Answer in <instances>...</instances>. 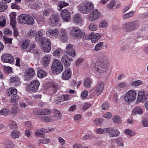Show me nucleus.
<instances>
[{"instance_id":"1","label":"nucleus","mask_w":148,"mask_h":148,"mask_svg":"<svg viewBox=\"0 0 148 148\" xmlns=\"http://www.w3.org/2000/svg\"><path fill=\"white\" fill-rule=\"evenodd\" d=\"M99 59L92 68L93 71L100 73L106 72L109 67V62L107 58L102 53L98 54Z\"/></svg>"},{"instance_id":"2","label":"nucleus","mask_w":148,"mask_h":148,"mask_svg":"<svg viewBox=\"0 0 148 148\" xmlns=\"http://www.w3.org/2000/svg\"><path fill=\"white\" fill-rule=\"evenodd\" d=\"M70 35L74 38H79L84 36V32L75 27H71L69 28Z\"/></svg>"},{"instance_id":"3","label":"nucleus","mask_w":148,"mask_h":148,"mask_svg":"<svg viewBox=\"0 0 148 148\" xmlns=\"http://www.w3.org/2000/svg\"><path fill=\"white\" fill-rule=\"evenodd\" d=\"M137 92L136 90H130L127 91L124 96V100L126 102L129 103L135 100Z\"/></svg>"},{"instance_id":"4","label":"nucleus","mask_w":148,"mask_h":148,"mask_svg":"<svg viewBox=\"0 0 148 148\" xmlns=\"http://www.w3.org/2000/svg\"><path fill=\"white\" fill-rule=\"evenodd\" d=\"M138 25L134 22H129L124 23L121 28L123 31L129 32L137 29Z\"/></svg>"},{"instance_id":"5","label":"nucleus","mask_w":148,"mask_h":148,"mask_svg":"<svg viewBox=\"0 0 148 148\" xmlns=\"http://www.w3.org/2000/svg\"><path fill=\"white\" fill-rule=\"evenodd\" d=\"M19 22L21 23L32 25L34 23V20L32 17L29 15L22 14L19 17Z\"/></svg>"},{"instance_id":"6","label":"nucleus","mask_w":148,"mask_h":148,"mask_svg":"<svg viewBox=\"0 0 148 148\" xmlns=\"http://www.w3.org/2000/svg\"><path fill=\"white\" fill-rule=\"evenodd\" d=\"M104 88V84L101 82H99L98 84L92 90L93 97H98L101 94Z\"/></svg>"},{"instance_id":"7","label":"nucleus","mask_w":148,"mask_h":148,"mask_svg":"<svg viewBox=\"0 0 148 148\" xmlns=\"http://www.w3.org/2000/svg\"><path fill=\"white\" fill-rule=\"evenodd\" d=\"M93 7V5L92 3L86 1L82 4L80 10L83 13L87 14L92 10Z\"/></svg>"},{"instance_id":"8","label":"nucleus","mask_w":148,"mask_h":148,"mask_svg":"<svg viewBox=\"0 0 148 148\" xmlns=\"http://www.w3.org/2000/svg\"><path fill=\"white\" fill-rule=\"evenodd\" d=\"M51 69L53 71L61 72L63 70V66L60 60L55 59L52 64Z\"/></svg>"},{"instance_id":"9","label":"nucleus","mask_w":148,"mask_h":148,"mask_svg":"<svg viewBox=\"0 0 148 148\" xmlns=\"http://www.w3.org/2000/svg\"><path fill=\"white\" fill-rule=\"evenodd\" d=\"M101 13L97 9H94L89 14L88 20L90 21H93L98 19L101 16Z\"/></svg>"},{"instance_id":"10","label":"nucleus","mask_w":148,"mask_h":148,"mask_svg":"<svg viewBox=\"0 0 148 148\" xmlns=\"http://www.w3.org/2000/svg\"><path fill=\"white\" fill-rule=\"evenodd\" d=\"M40 83L37 80L32 81L28 86L27 90L30 92H33L37 90L40 86Z\"/></svg>"},{"instance_id":"11","label":"nucleus","mask_w":148,"mask_h":148,"mask_svg":"<svg viewBox=\"0 0 148 148\" xmlns=\"http://www.w3.org/2000/svg\"><path fill=\"white\" fill-rule=\"evenodd\" d=\"M138 96L136 102H144L146 99V98L148 97V92L145 90H141L138 93Z\"/></svg>"},{"instance_id":"12","label":"nucleus","mask_w":148,"mask_h":148,"mask_svg":"<svg viewBox=\"0 0 148 148\" xmlns=\"http://www.w3.org/2000/svg\"><path fill=\"white\" fill-rule=\"evenodd\" d=\"M59 30L56 28L54 29H50L46 31V34L48 37L52 38H55L59 36Z\"/></svg>"},{"instance_id":"13","label":"nucleus","mask_w":148,"mask_h":148,"mask_svg":"<svg viewBox=\"0 0 148 148\" xmlns=\"http://www.w3.org/2000/svg\"><path fill=\"white\" fill-rule=\"evenodd\" d=\"M51 45V42L48 39L42 41L41 43L42 49L45 52L48 53L50 51Z\"/></svg>"},{"instance_id":"14","label":"nucleus","mask_w":148,"mask_h":148,"mask_svg":"<svg viewBox=\"0 0 148 148\" xmlns=\"http://www.w3.org/2000/svg\"><path fill=\"white\" fill-rule=\"evenodd\" d=\"M70 13L68 10H63L61 12V17L65 22H68L71 19Z\"/></svg>"},{"instance_id":"15","label":"nucleus","mask_w":148,"mask_h":148,"mask_svg":"<svg viewBox=\"0 0 148 148\" xmlns=\"http://www.w3.org/2000/svg\"><path fill=\"white\" fill-rule=\"evenodd\" d=\"M107 133L109 134L110 137H115L119 136L120 133L119 131L116 129L113 128H107L106 130Z\"/></svg>"},{"instance_id":"16","label":"nucleus","mask_w":148,"mask_h":148,"mask_svg":"<svg viewBox=\"0 0 148 148\" xmlns=\"http://www.w3.org/2000/svg\"><path fill=\"white\" fill-rule=\"evenodd\" d=\"M2 61L4 62L11 63L13 62L14 59L13 56L9 54H5L1 57Z\"/></svg>"},{"instance_id":"17","label":"nucleus","mask_w":148,"mask_h":148,"mask_svg":"<svg viewBox=\"0 0 148 148\" xmlns=\"http://www.w3.org/2000/svg\"><path fill=\"white\" fill-rule=\"evenodd\" d=\"M59 17L58 14L53 15L49 20L50 24L53 26L57 25L58 23Z\"/></svg>"},{"instance_id":"18","label":"nucleus","mask_w":148,"mask_h":148,"mask_svg":"<svg viewBox=\"0 0 148 148\" xmlns=\"http://www.w3.org/2000/svg\"><path fill=\"white\" fill-rule=\"evenodd\" d=\"M73 46L72 45H67L66 48V52L69 55L72 57H74L76 55L75 51L73 49Z\"/></svg>"},{"instance_id":"19","label":"nucleus","mask_w":148,"mask_h":148,"mask_svg":"<svg viewBox=\"0 0 148 148\" xmlns=\"http://www.w3.org/2000/svg\"><path fill=\"white\" fill-rule=\"evenodd\" d=\"M72 74V71L70 68H68L65 70L63 72L62 77L63 80H68L71 77Z\"/></svg>"},{"instance_id":"20","label":"nucleus","mask_w":148,"mask_h":148,"mask_svg":"<svg viewBox=\"0 0 148 148\" xmlns=\"http://www.w3.org/2000/svg\"><path fill=\"white\" fill-rule=\"evenodd\" d=\"M101 35L99 34H94L93 32H92L88 36V38L92 39L91 41L93 43L95 42L98 41L101 38Z\"/></svg>"},{"instance_id":"21","label":"nucleus","mask_w":148,"mask_h":148,"mask_svg":"<svg viewBox=\"0 0 148 148\" xmlns=\"http://www.w3.org/2000/svg\"><path fill=\"white\" fill-rule=\"evenodd\" d=\"M59 37L63 42H65L68 40V36L65 29H61L59 30Z\"/></svg>"},{"instance_id":"22","label":"nucleus","mask_w":148,"mask_h":148,"mask_svg":"<svg viewBox=\"0 0 148 148\" xmlns=\"http://www.w3.org/2000/svg\"><path fill=\"white\" fill-rule=\"evenodd\" d=\"M72 61V59L69 58L67 55L63 56L62 58V62L64 63V65L67 67L70 66L71 62Z\"/></svg>"},{"instance_id":"23","label":"nucleus","mask_w":148,"mask_h":148,"mask_svg":"<svg viewBox=\"0 0 148 148\" xmlns=\"http://www.w3.org/2000/svg\"><path fill=\"white\" fill-rule=\"evenodd\" d=\"M43 35V33L40 31H38L37 33L36 32L35 35V39L37 41H40L42 42V41H44L46 40H47L45 38H44L42 37Z\"/></svg>"},{"instance_id":"24","label":"nucleus","mask_w":148,"mask_h":148,"mask_svg":"<svg viewBox=\"0 0 148 148\" xmlns=\"http://www.w3.org/2000/svg\"><path fill=\"white\" fill-rule=\"evenodd\" d=\"M19 79L20 78L18 76H16L11 77L10 81L11 83H13L15 86H18L20 84Z\"/></svg>"},{"instance_id":"25","label":"nucleus","mask_w":148,"mask_h":148,"mask_svg":"<svg viewBox=\"0 0 148 148\" xmlns=\"http://www.w3.org/2000/svg\"><path fill=\"white\" fill-rule=\"evenodd\" d=\"M51 58V56L50 55H46L43 58L42 64L45 66H47Z\"/></svg>"},{"instance_id":"26","label":"nucleus","mask_w":148,"mask_h":148,"mask_svg":"<svg viewBox=\"0 0 148 148\" xmlns=\"http://www.w3.org/2000/svg\"><path fill=\"white\" fill-rule=\"evenodd\" d=\"M127 86L126 83L124 82H122L119 83L116 89L117 90L120 92L122 91L123 89Z\"/></svg>"},{"instance_id":"27","label":"nucleus","mask_w":148,"mask_h":148,"mask_svg":"<svg viewBox=\"0 0 148 148\" xmlns=\"http://www.w3.org/2000/svg\"><path fill=\"white\" fill-rule=\"evenodd\" d=\"M92 79L89 77L86 78L84 81V86L87 88H90L92 83Z\"/></svg>"},{"instance_id":"28","label":"nucleus","mask_w":148,"mask_h":148,"mask_svg":"<svg viewBox=\"0 0 148 148\" xmlns=\"http://www.w3.org/2000/svg\"><path fill=\"white\" fill-rule=\"evenodd\" d=\"M8 94V96H10L12 95H15L17 93V90L13 88H9L7 90Z\"/></svg>"},{"instance_id":"29","label":"nucleus","mask_w":148,"mask_h":148,"mask_svg":"<svg viewBox=\"0 0 148 148\" xmlns=\"http://www.w3.org/2000/svg\"><path fill=\"white\" fill-rule=\"evenodd\" d=\"M54 117L53 116L48 117L46 116H45L42 118V120L45 122H52L55 121V119H53Z\"/></svg>"},{"instance_id":"30","label":"nucleus","mask_w":148,"mask_h":148,"mask_svg":"<svg viewBox=\"0 0 148 148\" xmlns=\"http://www.w3.org/2000/svg\"><path fill=\"white\" fill-rule=\"evenodd\" d=\"M20 132L17 130L12 131L11 134V137L13 138L16 139L18 138L20 135Z\"/></svg>"},{"instance_id":"31","label":"nucleus","mask_w":148,"mask_h":148,"mask_svg":"<svg viewBox=\"0 0 148 148\" xmlns=\"http://www.w3.org/2000/svg\"><path fill=\"white\" fill-rule=\"evenodd\" d=\"M73 21L75 23H81L83 20L81 17L80 15L79 14H75L73 18Z\"/></svg>"},{"instance_id":"32","label":"nucleus","mask_w":148,"mask_h":148,"mask_svg":"<svg viewBox=\"0 0 148 148\" xmlns=\"http://www.w3.org/2000/svg\"><path fill=\"white\" fill-rule=\"evenodd\" d=\"M53 113L54 116H53L54 117L53 118L55 119V120L59 119L62 117V114L59 111L56 109H54L53 110Z\"/></svg>"},{"instance_id":"33","label":"nucleus","mask_w":148,"mask_h":148,"mask_svg":"<svg viewBox=\"0 0 148 148\" xmlns=\"http://www.w3.org/2000/svg\"><path fill=\"white\" fill-rule=\"evenodd\" d=\"M143 81L137 80L132 82L130 84L133 86L136 87L143 84Z\"/></svg>"},{"instance_id":"34","label":"nucleus","mask_w":148,"mask_h":148,"mask_svg":"<svg viewBox=\"0 0 148 148\" xmlns=\"http://www.w3.org/2000/svg\"><path fill=\"white\" fill-rule=\"evenodd\" d=\"M37 75L39 77L43 78L46 76V73L44 71L40 69L38 71Z\"/></svg>"},{"instance_id":"35","label":"nucleus","mask_w":148,"mask_h":148,"mask_svg":"<svg viewBox=\"0 0 148 148\" xmlns=\"http://www.w3.org/2000/svg\"><path fill=\"white\" fill-rule=\"evenodd\" d=\"M9 127L11 129H15L17 128L16 123L13 121H9Z\"/></svg>"},{"instance_id":"36","label":"nucleus","mask_w":148,"mask_h":148,"mask_svg":"<svg viewBox=\"0 0 148 148\" xmlns=\"http://www.w3.org/2000/svg\"><path fill=\"white\" fill-rule=\"evenodd\" d=\"M10 114V111L6 108L2 109L0 110V114L1 115L6 116Z\"/></svg>"},{"instance_id":"37","label":"nucleus","mask_w":148,"mask_h":148,"mask_svg":"<svg viewBox=\"0 0 148 148\" xmlns=\"http://www.w3.org/2000/svg\"><path fill=\"white\" fill-rule=\"evenodd\" d=\"M61 99L59 101V102H62V101H66L71 99V97L69 95H63L61 96Z\"/></svg>"},{"instance_id":"38","label":"nucleus","mask_w":148,"mask_h":148,"mask_svg":"<svg viewBox=\"0 0 148 148\" xmlns=\"http://www.w3.org/2000/svg\"><path fill=\"white\" fill-rule=\"evenodd\" d=\"M68 5V4L64 2L61 1L59 2L58 5V10H61L62 8Z\"/></svg>"},{"instance_id":"39","label":"nucleus","mask_w":148,"mask_h":148,"mask_svg":"<svg viewBox=\"0 0 148 148\" xmlns=\"http://www.w3.org/2000/svg\"><path fill=\"white\" fill-rule=\"evenodd\" d=\"M26 73L28 76L32 77L35 74V71L33 69L29 68L26 71Z\"/></svg>"},{"instance_id":"40","label":"nucleus","mask_w":148,"mask_h":148,"mask_svg":"<svg viewBox=\"0 0 148 148\" xmlns=\"http://www.w3.org/2000/svg\"><path fill=\"white\" fill-rule=\"evenodd\" d=\"M44 131L43 130L38 129L36 131L35 135L37 137H42L44 136L43 132Z\"/></svg>"},{"instance_id":"41","label":"nucleus","mask_w":148,"mask_h":148,"mask_svg":"<svg viewBox=\"0 0 148 148\" xmlns=\"http://www.w3.org/2000/svg\"><path fill=\"white\" fill-rule=\"evenodd\" d=\"M143 110L139 107H136L133 110V112L136 114H142Z\"/></svg>"},{"instance_id":"42","label":"nucleus","mask_w":148,"mask_h":148,"mask_svg":"<svg viewBox=\"0 0 148 148\" xmlns=\"http://www.w3.org/2000/svg\"><path fill=\"white\" fill-rule=\"evenodd\" d=\"M103 42H100L97 43L95 47V51H98L101 50L103 47Z\"/></svg>"},{"instance_id":"43","label":"nucleus","mask_w":148,"mask_h":148,"mask_svg":"<svg viewBox=\"0 0 148 148\" xmlns=\"http://www.w3.org/2000/svg\"><path fill=\"white\" fill-rule=\"evenodd\" d=\"M125 134L130 137L134 136L135 135V133L134 131L129 129L125 130Z\"/></svg>"},{"instance_id":"44","label":"nucleus","mask_w":148,"mask_h":148,"mask_svg":"<svg viewBox=\"0 0 148 148\" xmlns=\"http://www.w3.org/2000/svg\"><path fill=\"white\" fill-rule=\"evenodd\" d=\"M7 8V4L4 2H2L0 4V12L4 11Z\"/></svg>"},{"instance_id":"45","label":"nucleus","mask_w":148,"mask_h":148,"mask_svg":"<svg viewBox=\"0 0 148 148\" xmlns=\"http://www.w3.org/2000/svg\"><path fill=\"white\" fill-rule=\"evenodd\" d=\"M103 119L102 118L96 119L94 121L95 124L99 126L101 125L103 123Z\"/></svg>"},{"instance_id":"46","label":"nucleus","mask_w":148,"mask_h":148,"mask_svg":"<svg viewBox=\"0 0 148 148\" xmlns=\"http://www.w3.org/2000/svg\"><path fill=\"white\" fill-rule=\"evenodd\" d=\"M135 13L134 11H131L129 13H127L123 16L124 19H125L132 16Z\"/></svg>"},{"instance_id":"47","label":"nucleus","mask_w":148,"mask_h":148,"mask_svg":"<svg viewBox=\"0 0 148 148\" xmlns=\"http://www.w3.org/2000/svg\"><path fill=\"white\" fill-rule=\"evenodd\" d=\"M36 31L32 29L30 30L27 33V36L28 37L32 38L34 37L36 35Z\"/></svg>"},{"instance_id":"48","label":"nucleus","mask_w":148,"mask_h":148,"mask_svg":"<svg viewBox=\"0 0 148 148\" xmlns=\"http://www.w3.org/2000/svg\"><path fill=\"white\" fill-rule=\"evenodd\" d=\"M106 129L107 128L104 129L99 128L96 129L95 130V132L97 134H101L103 133H107L106 131Z\"/></svg>"},{"instance_id":"49","label":"nucleus","mask_w":148,"mask_h":148,"mask_svg":"<svg viewBox=\"0 0 148 148\" xmlns=\"http://www.w3.org/2000/svg\"><path fill=\"white\" fill-rule=\"evenodd\" d=\"M113 121L116 123H119L121 121V118L117 115H114L113 117Z\"/></svg>"},{"instance_id":"50","label":"nucleus","mask_w":148,"mask_h":148,"mask_svg":"<svg viewBox=\"0 0 148 148\" xmlns=\"http://www.w3.org/2000/svg\"><path fill=\"white\" fill-rule=\"evenodd\" d=\"M51 110L49 109L45 108L41 110L40 114L41 115H48L51 112Z\"/></svg>"},{"instance_id":"51","label":"nucleus","mask_w":148,"mask_h":148,"mask_svg":"<svg viewBox=\"0 0 148 148\" xmlns=\"http://www.w3.org/2000/svg\"><path fill=\"white\" fill-rule=\"evenodd\" d=\"M97 25L93 23H90L89 27V29L90 30L93 31L96 30L97 29Z\"/></svg>"},{"instance_id":"52","label":"nucleus","mask_w":148,"mask_h":148,"mask_svg":"<svg viewBox=\"0 0 148 148\" xmlns=\"http://www.w3.org/2000/svg\"><path fill=\"white\" fill-rule=\"evenodd\" d=\"M116 4V1L115 0L111 1L108 4L107 6L108 8L109 9H112L115 6Z\"/></svg>"},{"instance_id":"53","label":"nucleus","mask_w":148,"mask_h":148,"mask_svg":"<svg viewBox=\"0 0 148 148\" xmlns=\"http://www.w3.org/2000/svg\"><path fill=\"white\" fill-rule=\"evenodd\" d=\"M108 25L107 22L105 21H103L99 24V27L100 28H103L107 27Z\"/></svg>"},{"instance_id":"54","label":"nucleus","mask_w":148,"mask_h":148,"mask_svg":"<svg viewBox=\"0 0 148 148\" xmlns=\"http://www.w3.org/2000/svg\"><path fill=\"white\" fill-rule=\"evenodd\" d=\"M88 92L87 90H84L82 92L81 95V98L82 99H86L88 95Z\"/></svg>"},{"instance_id":"55","label":"nucleus","mask_w":148,"mask_h":148,"mask_svg":"<svg viewBox=\"0 0 148 148\" xmlns=\"http://www.w3.org/2000/svg\"><path fill=\"white\" fill-rule=\"evenodd\" d=\"M92 134H89L86 135L84 136L82 138V140L84 141L88 140L92 138Z\"/></svg>"},{"instance_id":"56","label":"nucleus","mask_w":148,"mask_h":148,"mask_svg":"<svg viewBox=\"0 0 148 148\" xmlns=\"http://www.w3.org/2000/svg\"><path fill=\"white\" fill-rule=\"evenodd\" d=\"M62 51L61 48L57 49L53 51V55L55 56H59L60 55V52Z\"/></svg>"},{"instance_id":"57","label":"nucleus","mask_w":148,"mask_h":148,"mask_svg":"<svg viewBox=\"0 0 148 148\" xmlns=\"http://www.w3.org/2000/svg\"><path fill=\"white\" fill-rule=\"evenodd\" d=\"M110 106V104L107 102H104L102 106V108L104 110H108Z\"/></svg>"},{"instance_id":"58","label":"nucleus","mask_w":148,"mask_h":148,"mask_svg":"<svg viewBox=\"0 0 148 148\" xmlns=\"http://www.w3.org/2000/svg\"><path fill=\"white\" fill-rule=\"evenodd\" d=\"M6 21L4 18L1 17L0 18V26L3 27L5 25Z\"/></svg>"},{"instance_id":"59","label":"nucleus","mask_w":148,"mask_h":148,"mask_svg":"<svg viewBox=\"0 0 148 148\" xmlns=\"http://www.w3.org/2000/svg\"><path fill=\"white\" fill-rule=\"evenodd\" d=\"M18 112V108L15 106H14L12 108V114L14 116H15L17 114Z\"/></svg>"},{"instance_id":"60","label":"nucleus","mask_w":148,"mask_h":148,"mask_svg":"<svg viewBox=\"0 0 148 148\" xmlns=\"http://www.w3.org/2000/svg\"><path fill=\"white\" fill-rule=\"evenodd\" d=\"M53 11V10L52 9H49L47 10H45L43 11V14L45 16H48L49 14Z\"/></svg>"},{"instance_id":"61","label":"nucleus","mask_w":148,"mask_h":148,"mask_svg":"<svg viewBox=\"0 0 148 148\" xmlns=\"http://www.w3.org/2000/svg\"><path fill=\"white\" fill-rule=\"evenodd\" d=\"M116 143L119 146L122 147L124 146L123 141L121 139H118L116 140Z\"/></svg>"},{"instance_id":"62","label":"nucleus","mask_w":148,"mask_h":148,"mask_svg":"<svg viewBox=\"0 0 148 148\" xmlns=\"http://www.w3.org/2000/svg\"><path fill=\"white\" fill-rule=\"evenodd\" d=\"M19 99L20 97L18 95L14 96L11 98V101L12 102H17Z\"/></svg>"},{"instance_id":"63","label":"nucleus","mask_w":148,"mask_h":148,"mask_svg":"<svg viewBox=\"0 0 148 148\" xmlns=\"http://www.w3.org/2000/svg\"><path fill=\"white\" fill-rule=\"evenodd\" d=\"M42 130L44 131V132L46 133H48L54 131V129L53 128L51 127H46L42 129Z\"/></svg>"},{"instance_id":"64","label":"nucleus","mask_w":148,"mask_h":148,"mask_svg":"<svg viewBox=\"0 0 148 148\" xmlns=\"http://www.w3.org/2000/svg\"><path fill=\"white\" fill-rule=\"evenodd\" d=\"M6 145L9 147L12 148L14 147L13 143L10 140H8L6 142Z\"/></svg>"}]
</instances>
